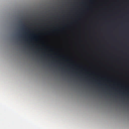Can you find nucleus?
<instances>
[{
  "mask_svg": "<svg viewBox=\"0 0 129 129\" xmlns=\"http://www.w3.org/2000/svg\"><path fill=\"white\" fill-rule=\"evenodd\" d=\"M33 24H31L30 25L27 24H23L20 27V29L21 31L20 32H77L76 31L73 32H67V31H60V32H54V31H29L32 28V26L33 25Z\"/></svg>",
  "mask_w": 129,
  "mask_h": 129,
  "instance_id": "1",
  "label": "nucleus"
},
{
  "mask_svg": "<svg viewBox=\"0 0 129 129\" xmlns=\"http://www.w3.org/2000/svg\"><path fill=\"white\" fill-rule=\"evenodd\" d=\"M41 24H40V23H36V24H35L34 25H36L37 26H39V27H38V26H37L36 27V28H43V26H44L47 28H49V26L48 25H47L46 24H44L43 25H42Z\"/></svg>",
  "mask_w": 129,
  "mask_h": 129,
  "instance_id": "2",
  "label": "nucleus"
},
{
  "mask_svg": "<svg viewBox=\"0 0 129 129\" xmlns=\"http://www.w3.org/2000/svg\"><path fill=\"white\" fill-rule=\"evenodd\" d=\"M45 33V34H60V33Z\"/></svg>",
  "mask_w": 129,
  "mask_h": 129,
  "instance_id": "3",
  "label": "nucleus"
},
{
  "mask_svg": "<svg viewBox=\"0 0 129 129\" xmlns=\"http://www.w3.org/2000/svg\"><path fill=\"white\" fill-rule=\"evenodd\" d=\"M67 25H68L67 24H64V26L65 27H67Z\"/></svg>",
  "mask_w": 129,
  "mask_h": 129,
  "instance_id": "4",
  "label": "nucleus"
},
{
  "mask_svg": "<svg viewBox=\"0 0 129 129\" xmlns=\"http://www.w3.org/2000/svg\"><path fill=\"white\" fill-rule=\"evenodd\" d=\"M51 27H55V26H53L52 25H51L50 26Z\"/></svg>",
  "mask_w": 129,
  "mask_h": 129,
  "instance_id": "5",
  "label": "nucleus"
},
{
  "mask_svg": "<svg viewBox=\"0 0 129 129\" xmlns=\"http://www.w3.org/2000/svg\"><path fill=\"white\" fill-rule=\"evenodd\" d=\"M71 24H72V23H71Z\"/></svg>",
  "mask_w": 129,
  "mask_h": 129,
  "instance_id": "6",
  "label": "nucleus"
}]
</instances>
